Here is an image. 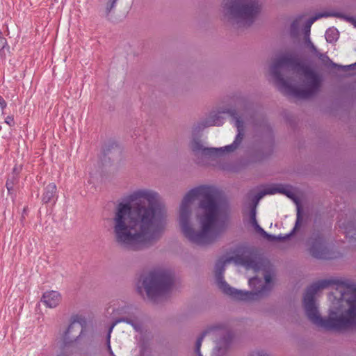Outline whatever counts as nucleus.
<instances>
[{"mask_svg":"<svg viewBox=\"0 0 356 356\" xmlns=\"http://www.w3.org/2000/svg\"><path fill=\"white\" fill-rule=\"evenodd\" d=\"M223 11L239 26H249L259 13L260 6L257 0H225Z\"/></svg>","mask_w":356,"mask_h":356,"instance_id":"nucleus-7","label":"nucleus"},{"mask_svg":"<svg viewBox=\"0 0 356 356\" xmlns=\"http://www.w3.org/2000/svg\"><path fill=\"white\" fill-rule=\"evenodd\" d=\"M303 305L309 321L326 330L356 328V285L347 280L314 283L306 290Z\"/></svg>","mask_w":356,"mask_h":356,"instance_id":"nucleus-2","label":"nucleus"},{"mask_svg":"<svg viewBox=\"0 0 356 356\" xmlns=\"http://www.w3.org/2000/svg\"><path fill=\"white\" fill-rule=\"evenodd\" d=\"M302 214H301V210H300V207H298L296 220V223H295V226H294L293 229L288 234H286L284 236L280 234L279 236H277L276 241H285V240L289 238L295 233L296 229H299V227H300L301 223H302Z\"/></svg>","mask_w":356,"mask_h":356,"instance_id":"nucleus-16","label":"nucleus"},{"mask_svg":"<svg viewBox=\"0 0 356 356\" xmlns=\"http://www.w3.org/2000/svg\"><path fill=\"white\" fill-rule=\"evenodd\" d=\"M306 43H307V47L310 49V50L316 54L318 52V50L316 49V47L314 46V44L312 42L310 38L309 37H307V39H306Z\"/></svg>","mask_w":356,"mask_h":356,"instance_id":"nucleus-25","label":"nucleus"},{"mask_svg":"<svg viewBox=\"0 0 356 356\" xmlns=\"http://www.w3.org/2000/svg\"><path fill=\"white\" fill-rule=\"evenodd\" d=\"M269 263L257 258L253 248H238L234 257L219 260L215 277L222 292L236 300L251 301L267 296L273 287Z\"/></svg>","mask_w":356,"mask_h":356,"instance_id":"nucleus-3","label":"nucleus"},{"mask_svg":"<svg viewBox=\"0 0 356 356\" xmlns=\"http://www.w3.org/2000/svg\"><path fill=\"white\" fill-rule=\"evenodd\" d=\"M191 149L195 155L200 154L204 156H210L217 154L218 152H224L226 149L221 148H208L204 147L201 142L197 139H194L191 143Z\"/></svg>","mask_w":356,"mask_h":356,"instance_id":"nucleus-13","label":"nucleus"},{"mask_svg":"<svg viewBox=\"0 0 356 356\" xmlns=\"http://www.w3.org/2000/svg\"><path fill=\"white\" fill-rule=\"evenodd\" d=\"M220 201L214 187L200 186L190 190L179 208V223L183 235L192 243H213L226 229L220 218Z\"/></svg>","mask_w":356,"mask_h":356,"instance_id":"nucleus-4","label":"nucleus"},{"mask_svg":"<svg viewBox=\"0 0 356 356\" xmlns=\"http://www.w3.org/2000/svg\"><path fill=\"white\" fill-rule=\"evenodd\" d=\"M250 356H269L263 350H258L251 353Z\"/></svg>","mask_w":356,"mask_h":356,"instance_id":"nucleus-30","label":"nucleus"},{"mask_svg":"<svg viewBox=\"0 0 356 356\" xmlns=\"http://www.w3.org/2000/svg\"><path fill=\"white\" fill-rule=\"evenodd\" d=\"M173 284L174 277L172 272L161 268L149 272L142 282L147 298L153 302H156L159 298L169 293Z\"/></svg>","mask_w":356,"mask_h":356,"instance_id":"nucleus-6","label":"nucleus"},{"mask_svg":"<svg viewBox=\"0 0 356 356\" xmlns=\"http://www.w3.org/2000/svg\"><path fill=\"white\" fill-rule=\"evenodd\" d=\"M308 251L314 258L330 259L333 258L332 252L326 245L321 233H313L307 241Z\"/></svg>","mask_w":356,"mask_h":356,"instance_id":"nucleus-11","label":"nucleus"},{"mask_svg":"<svg viewBox=\"0 0 356 356\" xmlns=\"http://www.w3.org/2000/svg\"><path fill=\"white\" fill-rule=\"evenodd\" d=\"M111 332H110V331L108 332V334L107 337V348H108L110 356H115L111 349V343H110Z\"/></svg>","mask_w":356,"mask_h":356,"instance_id":"nucleus-26","label":"nucleus"},{"mask_svg":"<svg viewBox=\"0 0 356 356\" xmlns=\"http://www.w3.org/2000/svg\"><path fill=\"white\" fill-rule=\"evenodd\" d=\"M258 232H259L263 236L266 233V232L260 227L259 225H257L255 227H254Z\"/></svg>","mask_w":356,"mask_h":356,"instance_id":"nucleus-32","label":"nucleus"},{"mask_svg":"<svg viewBox=\"0 0 356 356\" xmlns=\"http://www.w3.org/2000/svg\"><path fill=\"white\" fill-rule=\"evenodd\" d=\"M258 232H259L263 236L266 233V232L260 227L259 225H257L255 227H254Z\"/></svg>","mask_w":356,"mask_h":356,"instance_id":"nucleus-31","label":"nucleus"},{"mask_svg":"<svg viewBox=\"0 0 356 356\" xmlns=\"http://www.w3.org/2000/svg\"><path fill=\"white\" fill-rule=\"evenodd\" d=\"M124 322L129 325H131L134 329L136 332H140L141 330V325L140 323H138L136 320L129 318H120L118 319H115V321L112 323V325L110 327V332H112L113 327L119 323Z\"/></svg>","mask_w":356,"mask_h":356,"instance_id":"nucleus-17","label":"nucleus"},{"mask_svg":"<svg viewBox=\"0 0 356 356\" xmlns=\"http://www.w3.org/2000/svg\"><path fill=\"white\" fill-rule=\"evenodd\" d=\"M57 188L54 183L49 184L44 188L42 195V202L44 203H49L51 202H55L57 200Z\"/></svg>","mask_w":356,"mask_h":356,"instance_id":"nucleus-15","label":"nucleus"},{"mask_svg":"<svg viewBox=\"0 0 356 356\" xmlns=\"http://www.w3.org/2000/svg\"><path fill=\"white\" fill-rule=\"evenodd\" d=\"M355 67H356V63H353V64H351L350 65H348V66H345L344 67H348L350 69H354Z\"/></svg>","mask_w":356,"mask_h":356,"instance_id":"nucleus-34","label":"nucleus"},{"mask_svg":"<svg viewBox=\"0 0 356 356\" xmlns=\"http://www.w3.org/2000/svg\"><path fill=\"white\" fill-rule=\"evenodd\" d=\"M1 129V127L0 126V130Z\"/></svg>","mask_w":356,"mask_h":356,"instance_id":"nucleus-36","label":"nucleus"},{"mask_svg":"<svg viewBox=\"0 0 356 356\" xmlns=\"http://www.w3.org/2000/svg\"><path fill=\"white\" fill-rule=\"evenodd\" d=\"M118 204L112 218L115 242L122 248L138 251L158 241L164 229L166 212L157 192L139 189Z\"/></svg>","mask_w":356,"mask_h":356,"instance_id":"nucleus-1","label":"nucleus"},{"mask_svg":"<svg viewBox=\"0 0 356 356\" xmlns=\"http://www.w3.org/2000/svg\"><path fill=\"white\" fill-rule=\"evenodd\" d=\"M17 182L14 177V174L12 177H10L6 181V188L8 191L13 190L15 183Z\"/></svg>","mask_w":356,"mask_h":356,"instance_id":"nucleus-24","label":"nucleus"},{"mask_svg":"<svg viewBox=\"0 0 356 356\" xmlns=\"http://www.w3.org/2000/svg\"><path fill=\"white\" fill-rule=\"evenodd\" d=\"M339 32L334 28L328 29L325 32V39L328 42H333L338 39Z\"/></svg>","mask_w":356,"mask_h":356,"instance_id":"nucleus-20","label":"nucleus"},{"mask_svg":"<svg viewBox=\"0 0 356 356\" xmlns=\"http://www.w3.org/2000/svg\"><path fill=\"white\" fill-rule=\"evenodd\" d=\"M5 122L10 127L14 126V118L13 116H7L5 119Z\"/></svg>","mask_w":356,"mask_h":356,"instance_id":"nucleus-28","label":"nucleus"},{"mask_svg":"<svg viewBox=\"0 0 356 356\" xmlns=\"http://www.w3.org/2000/svg\"><path fill=\"white\" fill-rule=\"evenodd\" d=\"M5 44H6V38L0 36V49H3L5 47Z\"/></svg>","mask_w":356,"mask_h":356,"instance_id":"nucleus-33","label":"nucleus"},{"mask_svg":"<svg viewBox=\"0 0 356 356\" xmlns=\"http://www.w3.org/2000/svg\"><path fill=\"white\" fill-rule=\"evenodd\" d=\"M62 300L61 294L57 291H48L43 293L41 302L49 308H55Z\"/></svg>","mask_w":356,"mask_h":356,"instance_id":"nucleus-14","label":"nucleus"},{"mask_svg":"<svg viewBox=\"0 0 356 356\" xmlns=\"http://www.w3.org/2000/svg\"><path fill=\"white\" fill-rule=\"evenodd\" d=\"M86 318L79 314L72 315L70 324L62 335L63 343L65 346H70L76 341L81 336L86 326Z\"/></svg>","mask_w":356,"mask_h":356,"instance_id":"nucleus-10","label":"nucleus"},{"mask_svg":"<svg viewBox=\"0 0 356 356\" xmlns=\"http://www.w3.org/2000/svg\"><path fill=\"white\" fill-rule=\"evenodd\" d=\"M118 0H103L102 5L104 7L106 16H108L111 10L115 7Z\"/></svg>","mask_w":356,"mask_h":356,"instance_id":"nucleus-21","label":"nucleus"},{"mask_svg":"<svg viewBox=\"0 0 356 356\" xmlns=\"http://www.w3.org/2000/svg\"><path fill=\"white\" fill-rule=\"evenodd\" d=\"M328 16H339V15L338 13L329 14L327 13H318V14L316 15L315 16L309 18L307 21L305 26V34L307 36L309 35V33L310 32L311 26L313 24V23H314V22H316L317 19H318L321 17H328Z\"/></svg>","mask_w":356,"mask_h":356,"instance_id":"nucleus-18","label":"nucleus"},{"mask_svg":"<svg viewBox=\"0 0 356 356\" xmlns=\"http://www.w3.org/2000/svg\"><path fill=\"white\" fill-rule=\"evenodd\" d=\"M221 113L229 114L234 120V125L237 129V134L234 142L225 147L226 152H234L241 145L244 136V126L242 118H246L247 115H252L251 108L249 104H245L241 115H238L235 109H226L218 113H211L207 119L200 122V127L204 129L211 126L222 125L224 118L220 115Z\"/></svg>","mask_w":356,"mask_h":356,"instance_id":"nucleus-8","label":"nucleus"},{"mask_svg":"<svg viewBox=\"0 0 356 356\" xmlns=\"http://www.w3.org/2000/svg\"><path fill=\"white\" fill-rule=\"evenodd\" d=\"M256 209L255 207H252L250 209V223L252 224L253 227H255L257 225H259L256 218Z\"/></svg>","mask_w":356,"mask_h":356,"instance_id":"nucleus-23","label":"nucleus"},{"mask_svg":"<svg viewBox=\"0 0 356 356\" xmlns=\"http://www.w3.org/2000/svg\"><path fill=\"white\" fill-rule=\"evenodd\" d=\"M316 56L322 61V63L325 66H330L332 68H342L343 67L341 65H339L335 63H334L325 54H322L320 52H317L315 54Z\"/></svg>","mask_w":356,"mask_h":356,"instance_id":"nucleus-19","label":"nucleus"},{"mask_svg":"<svg viewBox=\"0 0 356 356\" xmlns=\"http://www.w3.org/2000/svg\"><path fill=\"white\" fill-rule=\"evenodd\" d=\"M207 335L216 342V348L222 353L229 346L232 339V334L225 325L219 324L209 327L197 339L195 352L197 356H202L200 347L204 337Z\"/></svg>","mask_w":356,"mask_h":356,"instance_id":"nucleus-9","label":"nucleus"},{"mask_svg":"<svg viewBox=\"0 0 356 356\" xmlns=\"http://www.w3.org/2000/svg\"><path fill=\"white\" fill-rule=\"evenodd\" d=\"M270 74L280 90L299 99L316 95L323 81L321 75L292 54L277 58L270 67Z\"/></svg>","mask_w":356,"mask_h":356,"instance_id":"nucleus-5","label":"nucleus"},{"mask_svg":"<svg viewBox=\"0 0 356 356\" xmlns=\"http://www.w3.org/2000/svg\"><path fill=\"white\" fill-rule=\"evenodd\" d=\"M275 193H281L286 195L287 197L292 198L294 195L291 188L286 185L283 184H274L262 191L258 193L253 198L254 205L252 207H257L259 200L266 195H273Z\"/></svg>","mask_w":356,"mask_h":356,"instance_id":"nucleus-12","label":"nucleus"},{"mask_svg":"<svg viewBox=\"0 0 356 356\" xmlns=\"http://www.w3.org/2000/svg\"><path fill=\"white\" fill-rule=\"evenodd\" d=\"M264 237L270 241H275L277 240V236L270 234L267 232L264 234Z\"/></svg>","mask_w":356,"mask_h":356,"instance_id":"nucleus-29","label":"nucleus"},{"mask_svg":"<svg viewBox=\"0 0 356 356\" xmlns=\"http://www.w3.org/2000/svg\"><path fill=\"white\" fill-rule=\"evenodd\" d=\"M300 25V18L296 19L291 24L290 32L291 35L293 37H295L298 35V29Z\"/></svg>","mask_w":356,"mask_h":356,"instance_id":"nucleus-22","label":"nucleus"},{"mask_svg":"<svg viewBox=\"0 0 356 356\" xmlns=\"http://www.w3.org/2000/svg\"><path fill=\"white\" fill-rule=\"evenodd\" d=\"M6 106H7L6 102L1 96H0V108H1V114L2 115H4V109L6 108Z\"/></svg>","mask_w":356,"mask_h":356,"instance_id":"nucleus-27","label":"nucleus"},{"mask_svg":"<svg viewBox=\"0 0 356 356\" xmlns=\"http://www.w3.org/2000/svg\"><path fill=\"white\" fill-rule=\"evenodd\" d=\"M138 291L140 293H141V287L140 286H138Z\"/></svg>","mask_w":356,"mask_h":356,"instance_id":"nucleus-35","label":"nucleus"}]
</instances>
